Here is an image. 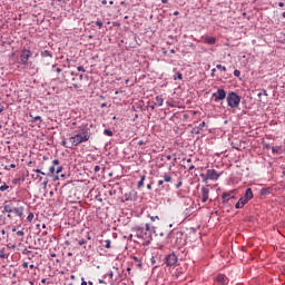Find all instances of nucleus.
<instances>
[{"mask_svg":"<svg viewBox=\"0 0 285 285\" xmlns=\"http://www.w3.org/2000/svg\"><path fill=\"white\" fill-rule=\"evenodd\" d=\"M71 147H77L80 144H86V141H90V132L86 126H80L78 128L77 134L69 138Z\"/></svg>","mask_w":285,"mask_h":285,"instance_id":"obj_1","label":"nucleus"},{"mask_svg":"<svg viewBox=\"0 0 285 285\" xmlns=\"http://www.w3.org/2000/svg\"><path fill=\"white\" fill-rule=\"evenodd\" d=\"M17 206L14 207V203L12 200H4L3 203V213H8L10 215V213H13L16 217H19V219L23 220L24 219V210L26 207L20 206L19 204H21L20 200H16Z\"/></svg>","mask_w":285,"mask_h":285,"instance_id":"obj_2","label":"nucleus"},{"mask_svg":"<svg viewBox=\"0 0 285 285\" xmlns=\"http://www.w3.org/2000/svg\"><path fill=\"white\" fill-rule=\"evenodd\" d=\"M168 239H169L170 244H173L177 248H179L180 246H184L186 244V239L184 238V233H181L179 230H175V229L171 230L168 234Z\"/></svg>","mask_w":285,"mask_h":285,"instance_id":"obj_3","label":"nucleus"},{"mask_svg":"<svg viewBox=\"0 0 285 285\" xmlns=\"http://www.w3.org/2000/svg\"><path fill=\"white\" fill-rule=\"evenodd\" d=\"M132 230H135L137 237H139V239H145V242H150V225L146 224L145 228L141 226H135L132 228Z\"/></svg>","mask_w":285,"mask_h":285,"instance_id":"obj_4","label":"nucleus"},{"mask_svg":"<svg viewBox=\"0 0 285 285\" xmlns=\"http://www.w3.org/2000/svg\"><path fill=\"white\" fill-rule=\"evenodd\" d=\"M240 101L242 98L235 91H232L227 95V106H229V108H238Z\"/></svg>","mask_w":285,"mask_h":285,"instance_id":"obj_5","label":"nucleus"},{"mask_svg":"<svg viewBox=\"0 0 285 285\" xmlns=\"http://www.w3.org/2000/svg\"><path fill=\"white\" fill-rule=\"evenodd\" d=\"M32 57V51L24 49L22 50L21 55H20V63H22V66H28V59H30Z\"/></svg>","mask_w":285,"mask_h":285,"instance_id":"obj_6","label":"nucleus"},{"mask_svg":"<svg viewBox=\"0 0 285 285\" xmlns=\"http://www.w3.org/2000/svg\"><path fill=\"white\" fill-rule=\"evenodd\" d=\"M233 199H236L235 197V190H232L229 193H224L222 196L223 204H230Z\"/></svg>","mask_w":285,"mask_h":285,"instance_id":"obj_7","label":"nucleus"},{"mask_svg":"<svg viewBox=\"0 0 285 285\" xmlns=\"http://www.w3.org/2000/svg\"><path fill=\"white\" fill-rule=\"evenodd\" d=\"M177 262H178V258H177V255H175V253H171L165 257V264L167 266H175Z\"/></svg>","mask_w":285,"mask_h":285,"instance_id":"obj_8","label":"nucleus"},{"mask_svg":"<svg viewBox=\"0 0 285 285\" xmlns=\"http://www.w3.org/2000/svg\"><path fill=\"white\" fill-rule=\"evenodd\" d=\"M215 101H224L226 99V90L218 89L217 92L213 94Z\"/></svg>","mask_w":285,"mask_h":285,"instance_id":"obj_9","label":"nucleus"},{"mask_svg":"<svg viewBox=\"0 0 285 285\" xmlns=\"http://www.w3.org/2000/svg\"><path fill=\"white\" fill-rule=\"evenodd\" d=\"M207 178L212 179L213 181H217L219 177H222V174H218L215 169H207Z\"/></svg>","mask_w":285,"mask_h":285,"instance_id":"obj_10","label":"nucleus"},{"mask_svg":"<svg viewBox=\"0 0 285 285\" xmlns=\"http://www.w3.org/2000/svg\"><path fill=\"white\" fill-rule=\"evenodd\" d=\"M214 282H216V284H219V285H226V284H228V277H226V275H224V274H218L214 278Z\"/></svg>","mask_w":285,"mask_h":285,"instance_id":"obj_11","label":"nucleus"},{"mask_svg":"<svg viewBox=\"0 0 285 285\" xmlns=\"http://www.w3.org/2000/svg\"><path fill=\"white\" fill-rule=\"evenodd\" d=\"M200 195H202L203 204H206L208 202V197L210 195V189H208L206 187H202Z\"/></svg>","mask_w":285,"mask_h":285,"instance_id":"obj_12","label":"nucleus"},{"mask_svg":"<svg viewBox=\"0 0 285 285\" xmlns=\"http://www.w3.org/2000/svg\"><path fill=\"white\" fill-rule=\"evenodd\" d=\"M204 43H207V46H215L217 43V38L210 37V36H205L203 37Z\"/></svg>","mask_w":285,"mask_h":285,"instance_id":"obj_13","label":"nucleus"},{"mask_svg":"<svg viewBox=\"0 0 285 285\" xmlns=\"http://www.w3.org/2000/svg\"><path fill=\"white\" fill-rule=\"evenodd\" d=\"M247 203H248V202H247L244 197H242V198H239V200L235 204V208H236V209L244 208V206H246Z\"/></svg>","mask_w":285,"mask_h":285,"instance_id":"obj_14","label":"nucleus"},{"mask_svg":"<svg viewBox=\"0 0 285 285\" xmlns=\"http://www.w3.org/2000/svg\"><path fill=\"white\" fill-rule=\"evenodd\" d=\"M243 198H245L246 202H250V199H253V189L247 188Z\"/></svg>","mask_w":285,"mask_h":285,"instance_id":"obj_15","label":"nucleus"},{"mask_svg":"<svg viewBox=\"0 0 285 285\" xmlns=\"http://www.w3.org/2000/svg\"><path fill=\"white\" fill-rule=\"evenodd\" d=\"M55 166H59V159L52 160V166L49 168V175H55Z\"/></svg>","mask_w":285,"mask_h":285,"instance_id":"obj_16","label":"nucleus"},{"mask_svg":"<svg viewBox=\"0 0 285 285\" xmlns=\"http://www.w3.org/2000/svg\"><path fill=\"white\" fill-rule=\"evenodd\" d=\"M163 180L167 184H170V181H173V176H170V174H165L163 176Z\"/></svg>","mask_w":285,"mask_h":285,"instance_id":"obj_17","label":"nucleus"},{"mask_svg":"<svg viewBox=\"0 0 285 285\" xmlns=\"http://www.w3.org/2000/svg\"><path fill=\"white\" fill-rule=\"evenodd\" d=\"M0 259H8V254L6 253V247L0 249Z\"/></svg>","mask_w":285,"mask_h":285,"instance_id":"obj_18","label":"nucleus"},{"mask_svg":"<svg viewBox=\"0 0 285 285\" xmlns=\"http://www.w3.org/2000/svg\"><path fill=\"white\" fill-rule=\"evenodd\" d=\"M40 55H41V57H50V59H52V53L50 51H48V50L41 51Z\"/></svg>","mask_w":285,"mask_h":285,"instance_id":"obj_19","label":"nucleus"},{"mask_svg":"<svg viewBox=\"0 0 285 285\" xmlns=\"http://www.w3.org/2000/svg\"><path fill=\"white\" fill-rule=\"evenodd\" d=\"M144 181H146V175L140 176V180L138 181V188H141V186H144Z\"/></svg>","mask_w":285,"mask_h":285,"instance_id":"obj_20","label":"nucleus"},{"mask_svg":"<svg viewBox=\"0 0 285 285\" xmlns=\"http://www.w3.org/2000/svg\"><path fill=\"white\" fill-rule=\"evenodd\" d=\"M156 104H157L158 106H164V98L157 96V97H156Z\"/></svg>","mask_w":285,"mask_h":285,"instance_id":"obj_21","label":"nucleus"},{"mask_svg":"<svg viewBox=\"0 0 285 285\" xmlns=\"http://www.w3.org/2000/svg\"><path fill=\"white\" fill-rule=\"evenodd\" d=\"M10 188V186H8L6 183H3L2 186H0V193H6V190H8Z\"/></svg>","mask_w":285,"mask_h":285,"instance_id":"obj_22","label":"nucleus"},{"mask_svg":"<svg viewBox=\"0 0 285 285\" xmlns=\"http://www.w3.org/2000/svg\"><path fill=\"white\" fill-rule=\"evenodd\" d=\"M32 219H35V214L30 212L27 216V222L32 223Z\"/></svg>","mask_w":285,"mask_h":285,"instance_id":"obj_23","label":"nucleus"},{"mask_svg":"<svg viewBox=\"0 0 285 285\" xmlns=\"http://www.w3.org/2000/svg\"><path fill=\"white\" fill-rule=\"evenodd\" d=\"M174 79H175V81H177V79L181 80V79H184V76L181 75V72H176L174 75Z\"/></svg>","mask_w":285,"mask_h":285,"instance_id":"obj_24","label":"nucleus"},{"mask_svg":"<svg viewBox=\"0 0 285 285\" xmlns=\"http://www.w3.org/2000/svg\"><path fill=\"white\" fill-rule=\"evenodd\" d=\"M261 194H262V195H271V188H263V189L261 190Z\"/></svg>","mask_w":285,"mask_h":285,"instance_id":"obj_25","label":"nucleus"},{"mask_svg":"<svg viewBox=\"0 0 285 285\" xmlns=\"http://www.w3.org/2000/svg\"><path fill=\"white\" fill-rule=\"evenodd\" d=\"M200 177L203 178L204 184H208V179H210V178H208L207 174L206 175L200 174Z\"/></svg>","mask_w":285,"mask_h":285,"instance_id":"obj_26","label":"nucleus"},{"mask_svg":"<svg viewBox=\"0 0 285 285\" xmlns=\"http://www.w3.org/2000/svg\"><path fill=\"white\" fill-rule=\"evenodd\" d=\"M30 75H37L39 72V69H37L35 66L30 68Z\"/></svg>","mask_w":285,"mask_h":285,"instance_id":"obj_27","label":"nucleus"},{"mask_svg":"<svg viewBox=\"0 0 285 285\" xmlns=\"http://www.w3.org/2000/svg\"><path fill=\"white\" fill-rule=\"evenodd\" d=\"M104 135H107V137H112V130L110 129H105Z\"/></svg>","mask_w":285,"mask_h":285,"instance_id":"obj_28","label":"nucleus"},{"mask_svg":"<svg viewBox=\"0 0 285 285\" xmlns=\"http://www.w3.org/2000/svg\"><path fill=\"white\" fill-rule=\"evenodd\" d=\"M262 95H265V97H268V91H266V89H263L262 92L258 94L259 99H262Z\"/></svg>","mask_w":285,"mask_h":285,"instance_id":"obj_29","label":"nucleus"},{"mask_svg":"<svg viewBox=\"0 0 285 285\" xmlns=\"http://www.w3.org/2000/svg\"><path fill=\"white\" fill-rule=\"evenodd\" d=\"M10 168H17V164H11L9 166H4V170H10Z\"/></svg>","mask_w":285,"mask_h":285,"instance_id":"obj_30","label":"nucleus"},{"mask_svg":"<svg viewBox=\"0 0 285 285\" xmlns=\"http://www.w3.org/2000/svg\"><path fill=\"white\" fill-rule=\"evenodd\" d=\"M216 68H217V70H223V72H226V67H224L222 65H217Z\"/></svg>","mask_w":285,"mask_h":285,"instance_id":"obj_31","label":"nucleus"},{"mask_svg":"<svg viewBox=\"0 0 285 285\" xmlns=\"http://www.w3.org/2000/svg\"><path fill=\"white\" fill-rule=\"evenodd\" d=\"M16 235H17L18 237H23V236L26 235V233H24L23 230H18V232L16 233Z\"/></svg>","mask_w":285,"mask_h":285,"instance_id":"obj_32","label":"nucleus"},{"mask_svg":"<svg viewBox=\"0 0 285 285\" xmlns=\"http://www.w3.org/2000/svg\"><path fill=\"white\" fill-rule=\"evenodd\" d=\"M52 70H55V72H57L59 75V72H61V68L57 67V66H52Z\"/></svg>","mask_w":285,"mask_h":285,"instance_id":"obj_33","label":"nucleus"},{"mask_svg":"<svg viewBox=\"0 0 285 285\" xmlns=\"http://www.w3.org/2000/svg\"><path fill=\"white\" fill-rule=\"evenodd\" d=\"M110 244H111L110 239H106L105 240V248H110Z\"/></svg>","mask_w":285,"mask_h":285,"instance_id":"obj_34","label":"nucleus"},{"mask_svg":"<svg viewBox=\"0 0 285 285\" xmlns=\"http://www.w3.org/2000/svg\"><path fill=\"white\" fill-rule=\"evenodd\" d=\"M30 117H32L33 121H41V116H32L30 115Z\"/></svg>","mask_w":285,"mask_h":285,"instance_id":"obj_35","label":"nucleus"},{"mask_svg":"<svg viewBox=\"0 0 285 285\" xmlns=\"http://www.w3.org/2000/svg\"><path fill=\"white\" fill-rule=\"evenodd\" d=\"M96 26H98V28H104V22H101V20H97Z\"/></svg>","mask_w":285,"mask_h":285,"instance_id":"obj_36","label":"nucleus"},{"mask_svg":"<svg viewBox=\"0 0 285 285\" xmlns=\"http://www.w3.org/2000/svg\"><path fill=\"white\" fill-rule=\"evenodd\" d=\"M205 127H206V122L203 121V122H200V124L198 125V130H202V129L205 128Z\"/></svg>","mask_w":285,"mask_h":285,"instance_id":"obj_37","label":"nucleus"},{"mask_svg":"<svg viewBox=\"0 0 285 285\" xmlns=\"http://www.w3.org/2000/svg\"><path fill=\"white\" fill-rule=\"evenodd\" d=\"M63 170V166H59L56 169V175H59V173H61Z\"/></svg>","mask_w":285,"mask_h":285,"instance_id":"obj_38","label":"nucleus"},{"mask_svg":"<svg viewBox=\"0 0 285 285\" xmlns=\"http://www.w3.org/2000/svg\"><path fill=\"white\" fill-rule=\"evenodd\" d=\"M78 72H86V69L83 68V66H79L77 67Z\"/></svg>","mask_w":285,"mask_h":285,"instance_id":"obj_39","label":"nucleus"},{"mask_svg":"<svg viewBox=\"0 0 285 285\" xmlns=\"http://www.w3.org/2000/svg\"><path fill=\"white\" fill-rule=\"evenodd\" d=\"M272 153L274 155H277V153H279V149L277 147H272Z\"/></svg>","mask_w":285,"mask_h":285,"instance_id":"obj_40","label":"nucleus"},{"mask_svg":"<svg viewBox=\"0 0 285 285\" xmlns=\"http://www.w3.org/2000/svg\"><path fill=\"white\" fill-rule=\"evenodd\" d=\"M33 173H38V175H46V173L41 171V169H33Z\"/></svg>","mask_w":285,"mask_h":285,"instance_id":"obj_41","label":"nucleus"},{"mask_svg":"<svg viewBox=\"0 0 285 285\" xmlns=\"http://www.w3.org/2000/svg\"><path fill=\"white\" fill-rule=\"evenodd\" d=\"M94 170H95V173H99V170H101V167H100L99 165H96V166L94 167Z\"/></svg>","mask_w":285,"mask_h":285,"instance_id":"obj_42","label":"nucleus"},{"mask_svg":"<svg viewBox=\"0 0 285 285\" xmlns=\"http://www.w3.org/2000/svg\"><path fill=\"white\" fill-rule=\"evenodd\" d=\"M150 219H151V222H157V220H159V216H150Z\"/></svg>","mask_w":285,"mask_h":285,"instance_id":"obj_43","label":"nucleus"},{"mask_svg":"<svg viewBox=\"0 0 285 285\" xmlns=\"http://www.w3.org/2000/svg\"><path fill=\"white\" fill-rule=\"evenodd\" d=\"M61 146H63L65 148H70V146H68V142H66V140L61 141Z\"/></svg>","mask_w":285,"mask_h":285,"instance_id":"obj_44","label":"nucleus"},{"mask_svg":"<svg viewBox=\"0 0 285 285\" xmlns=\"http://www.w3.org/2000/svg\"><path fill=\"white\" fill-rule=\"evenodd\" d=\"M19 181H21V178H14V179L12 180V184L17 185V184H19Z\"/></svg>","mask_w":285,"mask_h":285,"instance_id":"obj_45","label":"nucleus"},{"mask_svg":"<svg viewBox=\"0 0 285 285\" xmlns=\"http://www.w3.org/2000/svg\"><path fill=\"white\" fill-rule=\"evenodd\" d=\"M239 75H242L239 70H234V77H239Z\"/></svg>","mask_w":285,"mask_h":285,"instance_id":"obj_46","label":"nucleus"},{"mask_svg":"<svg viewBox=\"0 0 285 285\" xmlns=\"http://www.w3.org/2000/svg\"><path fill=\"white\" fill-rule=\"evenodd\" d=\"M164 179L163 180H158V186H161V188H164Z\"/></svg>","mask_w":285,"mask_h":285,"instance_id":"obj_47","label":"nucleus"},{"mask_svg":"<svg viewBox=\"0 0 285 285\" xmlns=\"http://www.w3.org/2000/svg\"><path fill=\"white\" fill-rule=\"evenodd\" d=\"M79 246H83V244H86V240L85 239H81V240H79Z\"/></svg>","mask_w":285,"mask_h":285,"instance_id":"obj_48","label":"nucleus"},{"mask_svg":"<svg viewBox=\"0 0 285 285\" xmlns=\"http://www.w3.org/2000/svg\"><path fill=\"white\" fill-rule=\"evenodd\" d=\"M188 170H195V165H189Z\"/></svg>","mask_w":285,"mask_h":285,"instance_id":"obj_49","label":"nucleus"},{"mask_svg":"<svg viewBox=\"0 0 285 285\" xmlns=\"http://www.w3.org/2000/svg\"><path fill=\"white\" fill-rule=\"evenodd\" d=\"M146 142L144 140L138 141V146H144Z\"/></svg>","mask_w":285,"mask_h":285,"instance_id":"obj_50","label":"nucleus"},{"mask_svg":"<svg viewBox=\"0 0 285 285\" xmlns=\"http://www.w3.org/2000/svg\"><path fill=\"white\" fill-rule=\"evenodd\" d=\"M148 190H153V184L147 185Z\"/></svg>","mask_w":285,"mask_h":285,"instance_id":"obj_51","label":"nucleus"},{"mask_svg":"<svg viewBox=\"0 0 285 285\" xmlns=\"http://www.w3.org/2000/svg\"><path fill=\"white\" fill-rule=\"evenodd\" d=\"M81 285H88V282H86L83 278L81 279Z\"/></svg>","mask_w":285,"mask_h":285,"instance_id":"obj_52","label":"nucleus"},{"mask_svg":"<svg viewBox=\"0 0 285 285\" xmlns=\"http://www.w3.org/2000/svg\"><path fill=\"white\" fill-rule=\"evenodd\" d=\"M73 88H81V85H79V83H73Z\"/></svg>","mask_w":285,"mask_h":285,"instance_id":"obj_53","label":"nucleus"},{"mask_svg":"<svg viewBox=\"0 0 285 285\" xmlns=\"http://www.w3.org/2000/svg\"><path fill=\"white\" fill-rule=\"evenodd\" d=\"M181 180L178 181V184L176 185V188H179L181 186Z\"/></svg>","mask_w":285,"mask_h":285,"instance_id":"obj_54","label":"nucleus"},{"mask_svg":"<svg viewBox=\"0 0 285 285\" xmlns=\"http://www.w3.org/2000/svg\"><path fill=\"white\" fill-rule=\"evenodd\" d=\"M22 268H28V263L24 262V263L22 264Z\"/></svg>","mask_w":285,"mask_h":285,"instance_id":"obj_55","label":"nucleus"},{"mask_svg":"<svg viewBox=\"0 0 285 285\" xmlns=\"http://www.w3.org/2000/svg\"><path fill=\"white\" fill-rule=\"evenodd\" d=\"M163 55H168V51L165 48H163Z\"/></svg>","mask_w":285,"mask_h":285,"instance_id":"obj_56","label":"nucleus"},{"mask_svg":"<svg viewBox=\"0 0 285 285\" xmlns=\"http://www.w3.org/2000/svg\"><path fill=\"white\" fill-rule=\"evenodd\" d=\"M279 8H284V2H278Z\"/></svg>","mask_w":285,"mask_h":285,"instance_id":"obj_57","label":"nucleus"},{"mask_svg":"<svg viewBox=\"0 0 285 285\" xmlns=\"http://www.w3.org/2000/svg\"><path fill=\"white\" fill-rule=\"evenodd\" d=\"M101 3H102V6H107L108 1L107 0H102Z\"/></svg>","mask_w":285,"mask_h":285,"instance_id":"obj_58","label":"nucleus"},{"mask_svg":"<svg viewBox=\"0 0 285 285\" xmlns=\"http://www.w3.org/2000/svg\"><path fill=\"white\" fill-rule=\"evenodd\" d=\"M179 14V11H175L174 16L177 17Z\"/></svg>","mask_w":285,"mask_h":285,"instance_id":"obj_59","label":"nucleus"},{"mask_svg":"<svg viewBox=\"0 0 285 285\" xmlns=\"http://www.w3.org/2000/svg\"><path fill=\"white\" fill-rule=\"evenodd\" d=\"M191 161H193L191 158H188V159H187V164H190Z\"/></svg>","mask_w":285,"mask_h":285,"instance_id":"obj_60","label":"nucleus"},{"mask_svg":"<svg viewBox=\"0 0 285 285\" xmlns=\"http://www.w3.org/2000/svg\"><path fill=\"white\" fill-rule=\"evenodd\" d=\"M41 284H46V278H42V279H41Z\"/></svg>","mask_w":285,"mask_h":285,"instance_id":"obj_61","label":"nucleus"},{"mask_svg":"<svg viewBox=\"0 0 285 285\" xmlns=\"http://www.w3.org/2000/svg\"><path fill=\"white\" fill-rule=\"evenodd\" d=\"M1 235H6V229H2V230H1Z\"/></svg>","mask_w":285,"mask_h":285,"instance_id":"obj_62","label":"nucleus"},{"mask_svg":"<svg viewBox=\"0 0 285 285\" xmlns=\"http://www.w3.org/2000/svg\"><path fill=\"white\" fill-rule=\"evenodd\" d=\"M120 6H126V1H121V2H120Z\"/></svg>","mask_w":285,"mask_h":285,"instance_id":"obj_63","label":"nucleus"},{"mask_svg":"<svg viewBox=\"0 0 285 285\" xmlns=\"http://www.w3.org/2000/svg\"><path fill=\"white\" fill-rule=\"evenodd\" d=\"M161 3H168V0H161Z\"/></svg>","mask_w":285,"mask_h":285,"instance_id":"obj_64","label":"nucleus"}]
</instances>
